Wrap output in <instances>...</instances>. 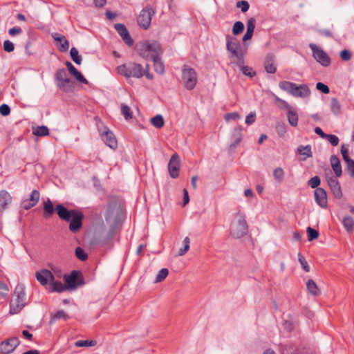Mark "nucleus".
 I'll use <instances>...</instances> for the list:
<instances>
[{
  "label": "nucleus",
  "mask_w": 354,
  "mask_h": 354,
  "mask_svg": "<svg viewBox=\"0 0 354 354\" xmlns=\"http://www.w3.org/2000/svg\"><path fill=\"white\" fill-rule=\"evenodd\" d=\"M169 271L167 268L161 269L155 279V282L158 283L162 281L168 275Z\"/></svg>",
  "instance_id": "obj_46"
},
{
  "label": "nucleus",
  "mask_w": 354,
  "mask_h": 354,
  "mask_svg": "<svg viewBox=\"0 0 354 354\" xmlns=\"http://www.w3.org/2000/svg\"><path fill=\"white\" fill-rule=\"evenodd\" d=\"M70 55L73 61L77 64H80L82 62V57L79 55L78 50L75 48H72L70 51Z\"/></svg>",
  "instance_id": "obj_42"
},
{
  "label": "nucleus",
  "mask_w": 354,
  "mask_h": 354,
  "mask_svg": "<svg viewBox=\"0 0 354 354\" xmlns=\"http://www.w3.org/2000/svg\"><path fill=\"white\" fill-rule=\"evenodd\" d=\"M279 88L296 97H307L310 95V91L306 84L297 85L289 81H281Z\"/></svg>",
  "instance_id": "obj_5"
},
{
  "label": "nucleus",
  "mask_w": 354,
  "mask_h": 354,
  "mask_svg": "<svg viewBox=\"0 0 354 354\" xmlns=\"http://www.w3.org/2000/svg\"><path fill=\"white\" fill-rule=\"evenodd\" d=\"M339 56L342 61H349L352 57V53L347 49H344L340 52Z\"/></svg>",
  "instance_id": "obj_52"
},
{
  "label": "nucleus",
  "mask_w": 354,
  "mask_h": 354,
  "mask_svg": "<svg viewBox=\"0 0 354 354\" xmlns=\"http://www.w3.org/2000/svg\"><path fill=\"white\" fill-rule=\"evenodd\" d=\"M236 7L240 8L243 12H245L249 10L250 5L246 1H239L236 3Z\"/></svg>",
  "instance_id": "obj_56"
},
{
  "label": "nucleus",
  "mask_w": 354,
  "mask_h": 354,
  "mask_svg": "<svg viewBox=\"0 0 354 354\" xmlns=\"http://www.w3.org/2000/svg\"><path fill=\"white\" fill-rule=\"evenodd\" d=\"M180 168V160L178 153H174L168 163V171L172 178H176L179 176Z\"/></svg>",
  "instance_id": "obj_15"
},
{
  "label": "nucleus",
  "mask_w": 354,
  "mask_h": 354,
  "mask_svg": "<svg viewBox=\"0 0 354 354\" xmlns=\"http://www.w3.org/2000/svg\"><path fill=\"white\" fill-rule=\"evenodd\" d=\"M49 286L50 292H62L68 290L66 283L64 285L61 281H55V279L51 281Z\"/></svg>",
  "instance_id": "obj_28"
},
{
  "label": "nucleus",
  "mask_w": 354,
  "mask_h": 354,
  "mask_svg": "<svg viewBox=\"0 0 354 354\" xmlns=\"http://www.w3.org/2000/svg\"><path fill=\"white\" fill-rule=\"evenodd\" d=\"M244 30V24L240 21H237L234 24L232 28V33L234 35H238L241 34Z\"/></svg>",
  "instance_id": "obj_38"
},
{
  "label": "nucleus",
  "mask_w": 354,
  "mask_h": 354,
  "mask_svg": "<svg viewBox=\"0 0 354 354\" xmlns=\"http://www.w3.org/2000/svg\"><path fill=\"white\" fill-rule=\"evenodd\" d=\"M154 14L155 10L151 6L144 8L137 19L138 25L145 30L148 29L151 24V17Z\"/></svg>",
  "instance_id": "obj_13"
},
{
  "label": "nucleus",
  "mask_w": 354,
  "mask_h": 354,
  "mask_svg": "<svg viewBox=\"0 0 354 354\" xmlns=\"http://www.w3.org/2000/svg\"><path fill=\"white\" fill-rule=\"evenodd\" d=\"M346 169L349 172L350 176L352 178H354V160L346 162Z\"/></svg>",
  "instance_id": "obj_62"
},
{
  "label": "nucleus",
  "mask_w": 354,
  "mask_h": 354,
  "mask_svg": "<svg viewBox=\"0 0 354 354\" xmlns=\"http://www.w3.org/2000/svg\"><path fill=\"white\" fill-rule=\"evenodd\" d=\"M121 112L124 118L127 120L133 118V114L130 107L126 104H122Z\"/></svg>",
  "instance_id": "obj_41"
},
{
  "label": "nucleus",
  "mask_w": 354,
  "mask_h": 354,
  "mask_svg": "<svg viewBox=\"0 0 354 354\" xmlns=\"http://www.w3.org/2000/svg\"><path fill=\"white\" fill-rule=\"evenodd\" d=\"M228 52L230 53V59H236V63L237 65H241L244 64V54L243 53L242 48L228 50Z\"/></svg>",
  "instance_id": "obj_25"
},
{
  "label": "nucleus",
  "mask_w": 354,
  "mask_h": 354,
  "mask_svg": "<svg viewBox=\"0 0 354 354\" xmlns=\"http://www.w3.org/2000/svg\"><path fill=\"white\" fill-rule=\"evenodd\" d=\"M69 73L73 75L75 79L81 83L87 84L88 80L82 75V74L68 61L65 62Z\"/></svg>",
  "instance_id": "obj_23"
},
{
  "label": "nucleus",
  "mask_w": 354,
  "mask_h": 354,
  "mask_svg": "<svg viewBox=\"0 0 354 354\" xmlns=\"http://www.w3.org/2000/svg\"><path fill=\"white\" fill-rule=\"evenodd\" d=\"M342 224L348 232H352L354 230V220L351 216H344L342 219Z\"/></svg>",
  "instance_id": "obj_31"
},
{
  "label": "nucleus",
  "mask_w": 354,
  "mask_h": 354,
  "mask_svg": "<svg viewBox=\"0 0 354 354\" xmlns=\"http://www.w3.org/2000/svg\"><path fill=\"white\" fill-rule=\"evenodd\" d=\"M297 153L300 155H304L306 158L312 157L311 147L310 145L299 146L297 148Z\"/></svg>",
  "instance_id": "obj_36"
},
{
  "label": "nucleus",
  "mask_w": 354,
  "mask_h": 354,
  "mask_svg": "<svg viewBox=\"0 0 354 354\" xmlns=\"http://www.w3.org/2000/svg\"><path fill=\"white\" fill-rule=\"evenodd\" d=\"M325 139H327L333 147L338 145L339 142V138L333 134H327Z\"/></svg>",
  "instance_id": "obj_51"
},
{
  "label": "nucleus",
  "mask_w": 354,
  "mask_h": 354,
  "mask_svg": "<svg viewBox=\"0 0 354 354\" xmlns=\"http://www.w3.org/2000/svg\"><path fill=\"white\" fill-rule=\"evenodd\" d=\"M114 27L118 33L122 38L124 43L127 46H131L133 44V40L131 38L126 26L122 24H115Z\"/></svg>",
  "instance_id": "obj_18"
},
{
  "label": "nucleus",
  "mask_w": 354,
  "mask_h": 354,
  "mask_svg": "<svg viewBox=\"0 0 354 354\" xmlns=\"http://www.w3.org/2000/svg\"><path fill=\"white\" fill-rule=\"evenodd\" d=\"M298 260H299L302 268L304 269V270L306 272H309L310 266H308V262L306 261L305 257L301 252L298 253Z\"/></svg>",
  "instance_id": "obj_44"
},
{
  "label": "nucleus",
  "mask_w": 354,
  "mask_h": 354,
  "mask_svg": "<svg viewBox=\"0 0 354 354\" xmlns=\"http://www.w3.org/2000/svg\"><path fill=\"white\" fill-rule=\"evenodd\" d=\"M341 153L346 163L353 160L349 157L348 150L344 145H342Z\"/></svg>",
  "instance_id": "obj_55"
},
{
  "label": "nucleus",
  "mask_w": 354,
  "mask_h": 354,
  "mask_svg": "<svg viewBox=\"0 0 354 354\" xmlns=\"http://www.w3.org/2000/svg\"><path fill=\"white\" fill-rule=\"evenodd\" d=\"M318 33H319V35L325 36L326 37H329V38L334 37L333 34L329 30H327V29L319 30Z\"/></svg>",
  "instance_id": "obj_63"
},
{
  "label": "nucleus",
  "mask_w": 354,
  "mask_h": 354,
  "mask_svg": "<svg viewBox=\"0 0 354 354\" xmlns=\"http://www.w3.org/2000/svg\"><path fill=\"white\" fill-rule=\"evenodd\" d=\"M273 99L275 105L281 110L288 111L290 109H292V107L286 101H285L283 99H281L276 95H273Z\"/></svg>",
  "instance_id": "obj_29"
},
{
  "label": "nucleus",
  "mask_w": 354,
  "mask_h": 354,
  "mask_svg": "<svg viewBox=\"0 0 354 354\" xmlns=\"http://www.w3.org/2000/svg\"><path fill=\"white\" fill-rule=\"evenodd\" d=\"M315 201L322 208H326L328 205L327 193L323 188H317L314 192Z\"/></svg>",
  "instance_id": "obj_19"
},
{
  "label": "nucleus",
  "mask_w": 354,
  "mask_h": 354,
  "mask_svg": "<svg viewBox=\"0 0 354 354\" xmlns=\"http://www.w3.org/2000/svg\"><path fill=\"white\" fill-rule=\"evenodd\" d=\"M287 118L288 122L292 127H297L298 124V114L293 107L287 111Z\"/></svg>",
  "instance_id": "obj_27"
},
{
  "label": "nucleus",
  "mask_w": 354,
  "mask_h": 354,
  "mask_svg": "<svg viewBox=\"0 0 354 354\" xmlns=\"http://www.w3.org/2000/svg\"><path fill=\"white\" fill-rule=\"evenodd\" d=\"M12 201V197L8 191L5 189L0 191V213L9 207Z\"/></svg>",
  "instance_id": "obj_22"
},
{
  "label": "nucleus",
  "mask_w": 354,
  "mask_h": 354,
  "mask_svg": "<svg viewBox=\"0 0 354 354\" xmlns=\"http://www.w3.org/2000/svg\"><path fill=\"white\" fill-rule=\"evenodd\" d=\"M240 67V70L243 75L250 77H253L256 75V72L253 71L252 68L248 66H244L243 64L238 65Z\"/></svg>",
  "instance_id": "obj_35"
},
{
  "label": "nucleus",
  "mask_w": 354,
  "mask_h": 354,
  "mask_svg": "<svg viewBox=\"0 0 354 354\" xmlns=\"http://www.w3.org/2000/svg\"><path fill=\"white\" fill-rule=\"evenodd\" d=\"M64 280L68 290H74L84 284V279L80 271L73 270L70 274L64 275Z\"/></svg>",
  "instance_id": "obj_9"
},
{
  "label": "nucleus",
  "mask_w": 354,
  "mask_h": 354,
  "mask_svg": "<svg viewBox=\"0 0 354 354\" xmlns=\"http://www.w3.org/2000/svg\"><path fill=\"white\" fill-rule=\"evenodd\" d=\"M182 83L186 88L191 90L197 83L196 73L194 69L185 67L182 71Z\"/></svg>",
  "instance_id": "obj_11"
},
{
  "label": "nucleus",
  "mask_w": 354,
  "mask_h": 354,
  "mask_svg": "<svg viewBox=\"0 0 354 354\" xmlns=\"http://www.w3.org/2000/svg\"><path fill=\"white\" fill-rule=\"evenodd\" d=\"M183 243H184V247L183 248H180L179 250V252H178V254L180 256H183L184 255L187 251L189 250V237H185V239H184L183 241Z\"/></svg>",
  "instance_id": "obj_53"
},
{
  "label": "nucleus",
  "mask_w": 354,
  "mask_h": 354,
  "mask_svg": "<svg viewBox=\"0 0 354 354\" xmlns=\"http://www.w3.org/2000/svg\"><path fill=\"white\" fill-rule=\"evenodd\" d=\"M151 123L158 129L161 128L164 125L163 117L161 115H156L151 119Z\"/></svg>",
  "instance_id": "obj_37"
},
{
  "label": "nucleus",
  "mask_w": 354,
  "mask_h": 354,
  "mask_svg": "<svg viewBox=\"0 0 354 354\" xmlns=\"http://www.w3.org/2000/svg\"><path fill=\"white\" fill-rule=\"evenodd\" d=\"M240 118V115L237 112L228 113L224 115V119L225 121L229 122L232 120H237Z\"/></svg>",
  "instance_id": "obj_57"
},
{
  "label": "nucleus",
  "mask_w": 354,
  "mask_h": 354,
  "mask_svg": "<svg viewBox=\"0 0 354 354\" xmlns=\"http://www.w3.org/2000/svg\"><path fill=\"white\" fill-rule=\"evenodd\" d=\"M241 44L239 41L234 37L227 35L226 37V48L228 50L233 49L241 48Z\"/></svg>",
  "instance_id": "obj_26"
},
{
  "label": "nucleus",
  "mask_w": 354,
  "mask_h": 354,
  "mask_svg": "<svg viewBox=\"0 0 354 354\" xmlns=\"http://www.w3.org/2000/svg\"><path fill=\"white\" fill-rule=\"evenodd\" d=\"M119 74L123 75L127 78H140L144 75V68L140 64L130 62L118 66L116 68Z\"/></svg>",
  "instance_id": "obj_7"
},
{
  "label": "nucleus",
  "mask_w": 354,
  "mask_h": 354,
  "mask_svg": "<svg viewBox=\"0 0 354 354\" xmlns=\"http://www.w3.org/2000/svg\"><path fill=\"white\" fill-rule=\"evenodd\" d=\"M242 127L239 125L234 128L232 135V139L242 140Z\"/></svg>",
  "instance_id": "obj_49"
},
{
  "label": "nucleus",
  "mask_w": 354,
  "mask_h": 354,
  "mask_svg": "<svg viewBox=\"0 0 354 354\" xmlns=\"http://www.w3.org/2000/svg\"><path fill=\"white\" fill-rule=\"evenodd\" d=\"M40 198V193L38 190L35 189L33 190L28 198V201H30L32 203V205L35 206L37 203L39 202Z\"/></svg>",
  "instance_id": "obj_39"
},
{
  "label": "nucleus",
  "mask_w": 354,
  "mask_h": 354,
  "mask_svg": "<svg viewBox=\"0 0 354 354\" xmlns=\"http://www.w3.org/2000/svg\"><path fill=\"white\" fill-rule=\"evenodd\" d=\"M44 209L43 216L45 218H50L56 210L59 218L64 221L69 222V230L73 233H77L82 227V222L84 218L83 213L77 209H68L62 204H58L53 207L50 198L43 202Z\"/></svg>",
  "instance_id": "obj_1"
},
{
  "label": "nucleus",
  "mask_w": 354,
  "mask_h": 354,
  "mask_svg": "<svg viewBox=\"0 0 354 354\" xmlns=\"http://www.w3.org/2000/svg\"><path fill=\"white\" fill-rule=\"evenodd\" d=\"M52 37L54 39L55 41H56V44L57 46V48L61 52H66L69 48V42L66 39V37L59 34V33H53Z\"/></svg>",
  "instance_id": "obj_20"
},
{
  "label": "nucleus",
  "mask_w": 354,
  "mask_h": 354,
  "mask_svg": "<svg viewBox=\"0 0 354 354\" xmlns=\"http://www.w3.org/2000/svg\"><path fill=\"white\" fill-rule=\"evenodd\" d=\"M306 232L308 234V240L309 241H312L319 237V232L312 228L311 227H308L306 229Z\"/></svg>",
  "instance_id": "obj_40"
},
{
  "label": "nucleus",
  "mask_w": 354,
  "mask_h": 354,
  "mask_svg": "<svg viewBox=\"0 0 354 354\" xmlns=\"http://www.w3.org/2000/svg\"><path fill=\"white\" fill-rule=\"evenodd\" d=\"M330 162L331 167L335 175L334 176L336 178L340 177L342 174V169L339 158L335 155H332L330 158Z\"/></svg>",
  "instance_id": "obj_24"
},
{
  "label": "nucleus",
  "mask_w": 354,
  "mask_h": 354,
  "mask_svg": "<svg viewBox=\"0 0 354 354\" xmlns=\"http://www.w3.org/2000/svg\"><path fill=\"white\" fill-rule=\"evenodd\" d=\"M57 87L62 91L69 93L73 91V82L68 77L65 68L58 69L54 75Z\"/></svg>",
  "instance_id": "obj_8"
},
{
  "label": "nucleus",
  "mask_w": 354,
  "mask_h": 354,
  "mask_svg": "<svg viewBox=\"0 0 354 354\" xmlns=\"http://www.w3.org/2000/svg\"><path fill=\"white\" fill-rule=\"evenodd\" d=\"M26 305V293L23 285L18 284L10 304V313H18Z\"/></svg>",
  "instance_id": "obj_6"
},
{
  "label": "nucleus",
  "mask_w": 354,
  "mask_h": 354,
  "mask_svg": "<svg viewBox=\"0 0 354 354\" xmlns=\"http://www.w3.org/2000/svg\"><path fill=\"white\" fill-rule=\"evenodd\" d=\"M316 88L324 94H328L330 92L329 87L322 82H317Z\"/></svg>",
  "instance_id": "obj_54"
},
{
  "label": "nucleus",
  "mask_w": 354,
  "mask_h": 354,
  "mask_svg": "<svg viewBox=\"0 0 354 354\" xmlns=\"http://www.w3.org/2000/svg\"><path fill=\"white\" fill-rule=\"evenodd\" d=\"M306 288L308 291L314 296H317L320 293L319 288L313 279L308 280L306 282Z\"/></svg>",
  "instance_id": "obj_33"
},
{
  "label": "nucleus",
  "mask_w": 354,
  "mask_h": 354,
  "mask_svg": "<svg viewBox=\"0 0 354 354\" xmlns=\"http://www.w3.org/2000/svg\"><path fill=\"white\" fill-rule=\"evenodd\" d=\"M248 232V225L245 216L239 210L234 214V221L230 225V234L236 239H240L245 236Z\"/></svg>",
  "instance_id": "obj_4"
},
{
  "label": "nucleus",
  "mask_w": 354,
  "mask_h": 354,
  "mask_svg": "<svg viewBox=\"0 0 354 354\" xmlns=\"http://www.w3.org/2000/svg\"><path fill=\"white\" fill-rule=\"evenodd\" d=\"M320 183H321V180H320L319 176H315L311 178L308 181V185L309 187H310L311 188L315 189L317 188H319V185H320Z\"/></svg>",
  "instance_id": "obj_43"
},
{
  "label": "nucleus",
  "mask_w": 354,
  "mask_h": 354,
  "mask_svg": "<svg viewBox=\"0 0 354 354\" xmlns=\"http://www.w3.org/2000/svg\"><path fill=\"white\" fill-rule=\"evenodd\" d=\"M330 107L334 115H338L341 113L342 106L336 97H333L331 99Z\"/></svg>",
  "instance_id": "obj_32"
},
{
  "label": "nucleus",
  "mask_w": 354,
  "mask_h": 354,
  "mask_svg": "<svg viewBox=\"0 0 354 354\" xmlns=\"http://www.w3.org/2000/svg\"><path fill=\"white\" fill-rule=\"evenodd\" d=\"M309 48L311 49L313 55L317 62L325 67L330 66V58L325 51L313 43L309 44Z\"/></svg>",
  "instance_id": "obj_12"
},
{
  "label": "nucleus",
  "mask_w": 354,
  "mask_h": 354,
  "mask_svg": "<svg viewBox=\"0 0 354 354\" xmlns=\"http://www.w3.org/2000/svg\"><path fill=\"white\" fill-rule=\"evenodd\" d=\"M100 131L102 140L107 146L113 149L118 147V142L113 132L106 127H104L103 131L100 130Z\"/></svg>",
  "instance_id": "obj_16"
},
{
  "label": "nucleus",
  "mask_w": 354,
  "mask_h": 354,
  "mask_svg": "<svg viewBox=\"0 0 354 354\" xmlns=\"http://www.w3.org/2000/svg\"><path fill=\"white\" fill-rule=\"evenodd\" d=\"M256 113L254 112H250L245 118V123L248 125H251L255 122Z\"/></svg>",
  "instance_id": "obj_60"
},
{
  "label": "nucleus",
  "mask_w": 354,
  "mask_h": 354,
  "mask_svg": "<svg viewBox=\"0 0 354 354\" xmlns=\"http://www.w3.org/2000/svg\"><path fill=\"white\" fill-rule=\"evenodd\" d=\"M75 256L76 257L82 261H86L87 259H88V255L87 254L84 252V250L80 248V247H77L76 249H75Z\"/></svg>",
  "instance_id": "obj_45"
},
{
  "label": "nucleus",
  "mask_w": 354,
  "mask_h": 354,
  "mask_svg": "<svg viewBox=\"0 0 354 354\" xmlns=\"http://www.w3.org/2000/svg\"><path fill=\"white\" fill-rule=\"evenodd\" d=\"M68 318H69L68 315L64 310H59L53 315L51 319H63L64 320H67Z\"/></svg>",
  "instance_id": "obj_48"
},
{
  "label": "nucleus",
  "mask_w": 354,
  "mask_h": 354,
  "mask_svg": "<svg viewBox=\"0 0 354 354\" xmlns=\"http://www.w3.org/2000/svg\"><path fill=\"white\" fill-rule=\"evenodd\" d=\"M263 66L268 73L274 74L276 73L275 56L273 53H270L266 55Z\"/></svg>",
  "instance_id": "obj_21"
},
{
  "label": "nucleus",
  "mask_w": 354,
  "mask_h": 354,
  "mask_svg": "<svg viewBox=\"0 0 354 354\" xmlns=\"http://www.w3.org/2000/svg\"><path fill=\"white\" fill-rule=\"evenodd\" d=\"M32 134L39 136H46L49 134V129L46 126H38L35 128H32Z\"/></svg>",
  "instance_id": "obj_34"
},
{
  "label": "nucleus",
  "mask_w": 354,
  "mask_h": 354,
  "mask_svg": "<svg viewBox=\"0 0 354 354\" xmlns=\"http://www.w3.org/2000/svg\"><path fill=\"white\" fill-rule=\"evenodd\" d=\"M21 32H22V29L21 28H18V27L12 28L8 30V33L11 36H15L16 35H19V34L21 33Z\"/></svg>",
  "instance_id": "obj_64"
},
{
  "label": "nucleus",
  "mask_w": 354,
  "mask_h": 354,
  "mask_svg": "<svg viewBox=\"0 0 354 354\" xmlns=\"http://www.w3.org/2000/svg\"><path fill=\"white\" fill-rule=\"evenodd\" d=\"M95 344L96 342L94 340H79L75 342V346L77 347L93 346H95Z\"/></svg>",
  "instance_id": "obj_50"
},
{
  "label": "nucleus",
  "mask_w": 354,
  "mask_h": 354,
  "mask_svg": "<svg viewBox=\"0 0 354 354\" xmlns=\"http://www.w3.org/2000/svg\"><path fill=\"white\" fill-rule=\"evenodd\" d=\"M324 178L333 196L337 199H341L343 196V194L337 178L335 177L330 171L324 174Z\"/></svg>",
  "instance_id": "obj_10"
},
{
  "label": "nucleus",
  "mask_w": 354,
  "mask_h": 354,
  "mask_svg": "<svg viewBox=\"0 0 354 354\" xmlns=\"http://www.w3.org/2000/svg\"><path fill=\"white\" fill-rule=\"evenodd\" d=\"M15 46L12 41L10 40H6L3 42V50L6 52L11 53L14 50Z\"/></svg>",
  "instance_id": "obj_58"
},
{
  "label": "nucleus",
  "mask_w": 354,
  "mask_h": 354,
  "mask_svg": "<svg viewBox=\"0 0 354 354\" xmlns=\"http://www.w3.org/2000/svg\"><path fill=\"white\" fill-rule=\"evenodd\" d=\"M273 176L278 182H281L283 180L284 171L281 167L276 168L273 171Z\"/></svg>",
  "instance_id": "obj_47"
},
{
  "label": "nucleus",
  "mask_w": 354,
  "mask_h": 354,
  "mask_svg": "<svg viewBox=\"0 0 354 354\" xmlns=\"http://www.w3.org/2000/svg\"><path fill=\"white\" fill-rule=\"evenodd\" d=\"M136 50L138 55L146 60L161 56L162 48L160 44L156 40H143L137 43Z\"/></svg>",
  "instance_id": "obj_2"
},
{
  "label": "nucleus",
  "mask_w": 354,
  "mask_h": 354,
  "mask_svg": "<svg viewBox=\"0 0 354 354\" xmlns=\"http://www.w3.org/2000/svg\"><path fill=\"white\" fill-rule=\"evenodd\" d=\"M256 20L254 18H250L247 21V30L254 32L255 28Z\"/></svg>",
  "instance_id": "obj_61"
},
{
  "label": "nucleus",
  "mask_w": 354,
  "mask_h": 354,
  "mask_svg": "<svg viewBox=\"0 0 354 354\" xmlns=\"http://www.w3.org/2000/svg\"><path fill=\"white\" fill-rule=\"evenodd\" d=\"M35 277L41 286L50 285L51 281L55 279V277L51 271L47 269H42L37 271L35 274Z\"/></svg>",
  "instance_id": "obj_17"
},
{
  "label": "nucleus",
  "mask_w": 354,
  "mask_h": 354,
  "mask_svg": "<svg viewBox=\"0 0 354 354\" xmlns=\"http://www.w3.org/2000/svg\"><path fill=\"white\" fill-rule=\"evenodd\" d=\"M105 220L110 225V228L106 238L107 241H109L111 240L116 234L120 221L119 209L117 207L116 203L109 204L105 215Z\"/></svg>",
  "instance_id": "obj_3"
},
{
  "label": "nucleus",
  "mask_w": 354,
  "mask_h": 354,
  "mask_svg": "<svg viewBox=\"0 0 354 354\" xmlns=\"http://www.w3.org/2000/svg\"><path fill=\"white\" fill-rule=\"evenodd\" d=\"M151 60L153 62L155 71L158 74H163L165 73V65L161 59V56H157V58H153Z\"/></svg>",
  "instance_id": "obj_30"
},
{
  "label": "nucleus",
  "mask_w": 354,
  "mask_h": 354,
  "mask_svg": "<svg viewBox=\"0 0 354 354\" xmlns=\"http://www.w3.org/2000/svg\"><path fill=\"white\" fill-rule=\"evenodd\" d=\"M0 113L3 116H8V115H10V106L6 104H3L1 105L0 106Z\"/></svg>",
  "instance_id": "obj_59"
},
{
  "label": "nucleus",
  "mask_w": 354,
  "mask_h": 354,
  "mask_svg": "<svg viewBox=\"0 0 354 354\" xmlns=\"http://www.w3.org/2000/svg\"><path fill=\"white\" fill-rule=\"evenodd\" d=\"M20 341L16 337L8 338L0 343V351L3 354L12 353L19 345Z\"/></svg>",
  "instance_id": "obj_14"
}]
</instances>
